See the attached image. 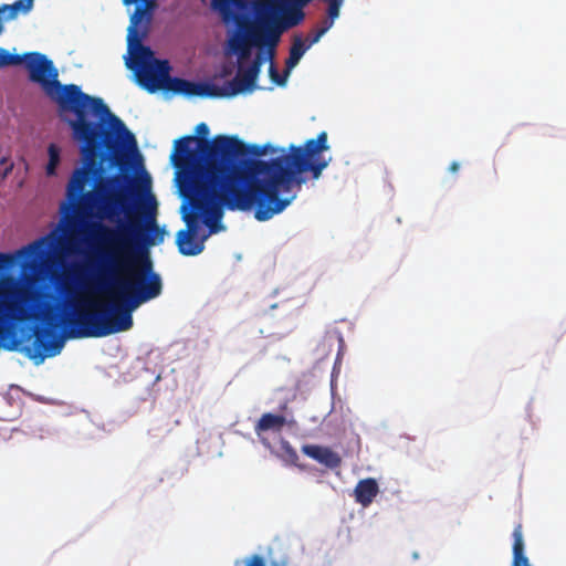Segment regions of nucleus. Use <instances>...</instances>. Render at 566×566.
I'll return each mask as SVG.
<instances>
[{
    "instance_id": "423d86ee",
    "label": "nucleus",
    "mask_w": 566,
    "mask_h": 566,
    "mask_svg": "<svg viewBox=\"0 0 566 566\" xmlns=\"http://www.w3.org/2000/svg\"><path fill=\"white\" fill-rule=\"evenodd\" d=\"M212 8L220 13L224 23H235L237 30L229 38L228 46L240 61L249 59L254 46L265 49L270 61L274 59L277 44L269 39V32L260 19L252 21L244 14L252 9L251 0H212Z\"/></svg>"
},
{
    "instance_id": "6e6552de",
    "label": "nucleus",
    "mask_w": 566,
    "mask_h": 566,
    "mask_svg": "<svg viewBox=\"0 0 566 566\" xmlns=\"http://www.w3.org/2000/svg\"><path fill=\"white\" fill-rule=\"evenodd\" d=\"M263 62L264 57L259 52L247 69L240 65L231 81L227 82L222 87L217 85L218 97H231L242 92H252L255 88V82Z\"/></svg>"
},
{
    "instance_id": "1a4fd4ad",
    "label": "nucleus",
    "mask_w": 566,
    "mask_h": 566,
    "mask_svg": "<svg viewBox=\"0 0 566 566\" xmlns=\"http://www.w3.org/2000/svg\"><path fill=\"white\" fill-rule=\"evenodd\" d=\"M302 452L328 469H336L342 464V458L339 454L328 447L304 444L302 447Z\"/></svg>"
},
{
    "instance_id": "a878e982",
    "label": "nucleus",
    "mask_w": 566,
    "mask_h": 566,
    "mask_svg": "<svg viewBox=\"0 0 566 566\" xmlns=\"http://www.w3.org/2000/svg\"><path fill=\"white\" fill-rule=\"evenodd\" d=\"M460 168V164L457 161H452L449 166V171L455 174Z\"/></svg>"
},
{
    "instance_id": "b1692460",
    "label": "nucleus",
    "mask_w": 566,
    "mask_h": 566,
    "mask_svg": "<svg viewBox=\"0 0 566 566\" xmlns=\"http://www.w3.org/2000/svg\"><path fill=\"white\" fill-rule=\"evenodd\" d=\"M196 133L200 135V138H206V136L209 134V127L206 123H200L196 127Z\"/></svg>"
},
{
    "instance_id": "9d476101",
    "label": "nucleus",
    "mask_w": 566,
    "mask_h": 566,
    "mask_svg": "<svg viewBox=\"0 0 566 566\" xmlns=\"http://www.w3.org/2000/svg\"><path fill=\"white\" fill-rule=\"evenodd\" d=\"M379 492L378 483L373 478L360 480L355 490V500L364 507L369 506Z\"/></svg>"
},
{
    "instance_id": "20e7f679",
    "label": "nucleus",
    "mask_w": 566,
    "mask_h": 566,
    "mask_svg": "<svg viewBox=\"0 0 566 566\" xmlns=\"http://www.w3.org/2000/svg\"><path fill=\"white\" fill-rule=\"evenodd\" d=\"M24 63L29 78L40 84L48 97L55 102L61 112L75 115L67 123L73 138L80 143V151L101 138L109 128L124 132V122L114 115L99 97L90 96L75 84L63 85L57 80L59 72L44 54L29 52L23 55L9 53L0 48V69Z\"/></svg>"
},
{
    "instance_id": "2eb2a0df",
    "label": "nucleus",
    "mask_w": 566,
    "mask_h": 566,
    "mask_svg": "<svg viewBox=\"0 0 566 566\" xmlns=\"http://www.w3.org/2000/svg\"><path fill=\"white\" fill-rule=\"evenodd\" d=\"M344 1L345 0H325L327 3L326 17L321 21L317 28L324 34L334 25L335 20L339 18Z\"/></svg>"
},
{
    "instance_id": "f3484780",
    "label": "nucleus",
    "mask_w": 566,
    "mask_h": 566,
    "mask_svg": "<svg viewBox=\"0 0 566 566\" xmlns=\"http://www.w3.org/2000/svg\"><path fill=\"white\" fill-rule=\"evenodd\" d=\"M59 163H60V150L55 145L51 144L49 146V163L46 166L48 175L55 174V169H56V166L59 165Z\"/></svg>"
},
{
    "instance_id": "f03ea898",
    "label": "nucleus",
    "mask_w": 566,
    "mask_h": 566,
    "mask_svg": "<svg viewBox=\"0 0 566 566\" xmlns=\"http://www.w3.org/2000/svg\"><path fill=\"white\" fill-rule=\"evenodd\" d=\"M124 146L137 153L136 138L126 126L124 132L109 128L81 151L83 164L74 169L66 186L65 214L95 216L116 223L114 227L101 222L92 226L96 261H101L104 274L123 277L117 283L147 294L150 301L160 295L163 283L154 271L148 249L163 243L166 232L157 223V202L153 196L147 203L133 208L123 191L111 188L119 186L123 176L103 177V163L123 167Z\"/></svg>"
},
{
    "instance_id": "dca6fc26",
    "label": "nucleus",
    "mask_w": 566,
    "mask_h": 566,
    "mask_svg": "<svg viewBox=\"0 0 566 566\" xmlns=\"http://www.w3.org/2000/svg\"><path fill=\"white\" fill-rule=\"evenodd\" d=\"M34 0H18L11 4H2L0 7V15L7 13L6 20H13L18 17L19 11L28 13L33 7Z\"/></svg>"
},
{
    "instance_id": "4be33fe9",
    "label": "nucleus",
    "mask_w": 566,
    "mask_h": 566,
    "mask_svg": "<svg viewBox=\"0 0 566 566\" xmlns=\"http://www.w3.org/2000/svg\"><path fill=\"white\" fill-rule=\"evenodd\" d=\"M135 2H142V4H139L140 7H146L147 2H151V4H149V12H151L153 9L155 8V0H123V3L125 6H130Z\"/></svg>"
},
{
    "instance_id": "6ab92c4d",
    "label": "nucleus",
    "mask_w": 566,
    "mask_h": 566,
    "mask_svg": "<svg viewBox=\"0 0 566 566\" xmlns=\"http://www.w3.org/2000/svg\"><path fill=\"white\" fill-rule=\"evenodd\" d=\"M269 73H270L271 80L275 84L281 85V86L285 84L286 77L289 75V73H286V70L284 71V74H280L277 69L275 67V65L273 63H271V65L269 67Z\"/></svg>"
},
{
    "instance_id": "9b49d317",
    "label": "nucleus",
    "mask_w": 566,
    "mask_h": 566,
    "mask_svg": "<svg viewBox=\"0 0 566 566\" xmlns=\"http://www.w3.org/2000/svg\"><path fill=\"white\" fill-rule=\"evenodd\" d=\"M285 423L286 419L284 416L266 412L256 422L254 431L259 437L266 431L281 432Z\"/></svg>"
},
{
    "instance_id": "4468645a",
    "label": "nucleus",
    "mask_w": 566,
    "mask_h": 566,
    "mask_svg": "<svg viewBox=\"0 0 566 566\" xmlns=\"http://www.w3.org/2000/svg\"><path fill=\"white\" fill-rule=\"evenodd\" d=\"M49 237H42L24 247H22L18 251V255L25 259H36L41 258L45 254L49 247Z\"/></svg>"
},
{
    "instance_id": "ddd939ff",
    "label": "nucleus",
    "mask_w": 566,
    "mask_h": 566,
    "mask_svg": "<svg viewBox=\"0 0 566 566\" xmlns=\"http://www.w3.org/2000/svg\"><path fill=\"white\" fill-rule=\"evenodd\" d=\"M513 566H530L524 555V541L522 524L515 525L513 530Z\"/></svg>"
},
{
    "instance_id": "a211bd4d",
    "label": "nucleus",
    "mask_w": 566,
    "mask_h": 566,
    "mask_svg": "<svg viewBox=\"0 0 566 566\" xmlns=\"http://www.w3.org/2000/svg\"><path fill=\"white\" fill-rule=\"evenodd\" d=\"M276 153L277 148L272 147L270 144L266 145H251L249 146V153L255 157H261L268 153Z\"/></svg>"
},
{
    "instance_id": "7ed1b4c3",
    "label": "nucleus",
    "mask_w": 566,
    "mask_h": 566,
    "mask_svg": "<svg viewBox=\"0 0 566 566\" xmlns=\"http://www.w3.org/2000/svg\"><path fill=\"white\" fill-rule=\"evenodd\" d=\"M96 280L101 289L114 296L109 303H99L88 298L72 302V311H64V301L50 292L42 293L41 298L31 310L17 311L15 304L7 302L0 291V339H6L11 321L33 319L39 325L33 327L34 340L28 348V356L36 363L46 357H54L64 347L69 338H99L133 326L132 312L148 302L147 294H139L134 289H124L118 281L123 277L104 274L101 261H96Z\"/></svg>"
},
{
    "instance_id": "aec40b11",
    "label": "nucleus",
    "mask_w": 566,
    "mask_h": 566,
    "mask_svg": "<svg viewBox=\"0 0 566 566\" xmlns=\"http://www.w3.org/2000/svg\"><path fill=\"white\" fill-rule=\"evenodd\" d=\"M15 263V256L10 253H0V271L11 268Z\"/></svg>"
},
{
    "instance_id": "bb28decb",
    "label": "nucleus",
    "mask_w": 566,
    "mask_h": 566,
    "mask_svg": "<svg viewBox=\"0 0 566 566\" xmlns=\"http://www.w3.org/2000/svg\"><path fill=\"white\" fill-rule=\"evenodd\" d=\"M6 161L7 160L3 158V159H1L0 164L3 165V164H6Z\"/></svg>"
},
{
    "instance_id": "39448f33",
    "label": "nucleus",
    "mask_w": 566,
    "mask_h": 566,
    "mask_svg": "<svg viewBox=\"0 0 566 566\" xmlns=\"http://www.w3.org/2000/svg\"><path fill=\"white\" fill-rule=\"evenodd\" d=\"M149 4L151 2H147L146 7L136 6L127 29L130 59L126 65L134 71L137 83L149 93L161 90L184 96L218 97L216 84L171 77L169 61L156 59L154 51L142 43L151 21Z\"/></svg>"
},
{
    "instance_id": "393cba45",
    "label": "nucleus",
    "mask_w": 566,
    "mask_h": 566,
    "mask_svg": "<svg viewBox=\"0 0 566 566\" xmlns=\"http://www.w3.org/2000/svg\"><path fill=\"white\" fill-rule=\"evenodd\" d=\"M283 449L285 450V452L289 454V458H291V460L294 463L298 460V455H297L296 451L289 443L283 446Z\"/></svg>"
},
{
    "instance_id": "f257e3e1",
    "label": "nucleus",
    "mask_w": 566,
    "mask_h": 566,
    "mask_svg": "<svg viewBox=\"0 0 566 566\" xmlns=\"http://www.w3.org/2000/svg\"><path fill=\"white\" fill-rule=\"evenodd\" d=\"M329 148L327 133L303 146L291 145L289 153L270 160L255 159L248 167L238 164L245 145L237 136L217 135L212 139L187 135L175 140L170 160L186 172L192 213L185 212L187 229L178 231L176 244L182 255H198L205 249L203 240H196L199 218L210 233L224 229L223 209L249 211L254 209L258 221H268L284 211L295 199L293 188H300L305 172L318 179L328 161L321 154Z\"/></svg>"
},
{
    "instance_id": "412c9836",
    "label": "nucleus",
    "mask_w": 566,
    "mask_h": 566,
    "mask_svg": "<svg viewBox=\"0 0 566 566\" xmlns=\"http://www.w3.org/2000/svg\"><path fill=\"white\" fill-rule=\"evenodd\" d=\"M323 35H324V33L322 31H319L318 29H315L312 32H310L305 40V43H306V45H308V49L313 44L317 43Z\"/></svg>"
},
{
    "instance_id": "f8f14e48",
    "label": "nucleus",
    "mask_w": 566,
    "mask_h": 566,
    "mask_svg": "<svg viewBox=\"0 0 566 566\" xmlns=\"http://www.w3.org/2000/svg\"><path fill=\"white\" fill-rule=\"evenodd\" d=\"M308 50V45H306L302 35H294L293 42L290 48L289 57L285 61L286 73H290L293 70L304 55V53Z\"/></svg>"
},
{
    "instance_id": "0eeeda50",
    "label": "nucleus",
    "mask_w": 566,
    "mask_h": 566,
    "mask_svg": "<svg viewBox=\"0 0 566 566\" xmlns=\"http://www.w3.org/2000/svg\"><path fill=\"white\" fill-rule=\"evenodd\" d=\"M254 17L269 32V39L279 45L282 34L301 24L305 18L302 8L284 0H251Z\"/></svg>"
},
{
    "instance_id": "5701e85b",
    "label": "nucleus",
    "mask_w": 566,
    "mask_h": 566,
    "mask_svg": "<svg viewBox=\"0 0 566 566\" xmlns=\"http://www.w3.org/2000/svg\"><path fill=\"white\" fill-rule=\"evenodd\" d=\"M245 566H266V564L262 556L253 555Z\"/></svg>"
}]
</instances>
